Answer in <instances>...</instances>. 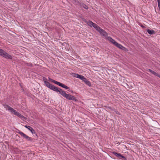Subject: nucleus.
I'll return each instance as SVG.
<instances>
[{"label": "nucleus", "instance_id": "dca6fc26", "mask_svg": "<svg viewBox=\"0 0 160 160\" xmlns=\"http://www.w3.org/2000/svg\"><path fill=\"white\" fill-rule=\"evenodd\" d=\"M83 81L85 82L86 84L89 86L90 87L91 86V82L90 81L88 80L86 78H85V80H84Z\"/></svg>", "mask_w": 160, "mask_h": 160}, {"label": "nucleus", "instance_id": "aec40b11", "mask_svg": "<svg viewBox=\"0 0 160 160\" xmlns=\"http://www.w3.org/2000/svg\"><path fill=\"white\" fill-rule=\"evenodd\" d=\"M45 84L46 85V86L48 88L51 85V84L49 82L47 81H45Z\"/></svg>", "mask_w": 160, "mask_h": 160}, {"label": "nucleus", "instance_id": "bb28decb", "mask_svg": "<svg viewBox=\"0 0 160 160\" xmlns=\"http://www.w3.org/2000/svg\"><path fill=\"white\" fill-rule=\"evenodd\" d=\"M116 113L117 114H119V112L118 111H116Z\"/></svg>", "mask_w": 160, "mask_h": 160}, {"label": "nucleus", "instance_id": "9d476101", "mask_svg": "<svg viewBox=\"0 0 160 160\" xmlns=\"http://www.w3.org/2000/svg\"><path fill=\"white\" fill-rule=\"evenodd\" d=\"M24 127L28 129L30 131H31L32 134H35V131L32 128L30 127V126L25 125Z\"/></svg>", "mask_w": 160, "mask_h": 160}, {"label": "nucleus", "instance_id": "cd10ccee", "mask_svg": "<svg viewBox=\"0 0 160 160\" xmlns=\"http://www.w3.org/2000/svg\"><path fill=\"white\" fill-rule=\"evenodd\" d=\"M157 0V1H158H158H160V0Z\"/></svg>", "mask_w": 160, "mask_h": 160}, {"label": "nucleus", "instance_id": "f3484780", "mask_svg": "<svg viewBox=\"0 0 160 160\" xmlns=\"http://www.w3.org/2000/svg\"><path fill=\"white\" fill-rule=\"evenodd\" d=\"M147 32L150 34L152 35L154 34L155 32L153 30H150L149 29H148Z\"/></svg>", "mask_w": 160, "mask_h": 160}, {"label": "nucleus", "instance_id": "5701e85b", "mask_svg": "<svg viewBox=\"0 0 160 160\" xmlns=\"http://www.w3.org/2000/svg\"><path fill=\"white\" fill-rule=\"evenodd\" d=\"M26 64L27 65V66H29V67H32V64H31V63H26Z\"/></svg>", "mask_w": 160, "mask_h": 160}, {"label": "nucleus", "instance_id": "0eeeda50", "mask_svg": "<svg viewBox=\"0 0 160 160\" xmlns=\"http://www.w3.org/2000/svg\"><path fill=\"white\" fill-rule=\"evenodd\" d=\"M18 133H19L24 138L26 139L28 141H31L32 140V138L28 136L26 134L23 133V132L19 131L18 132Z\"/></svg>", "mask_w": 160, "mask_h": 160}, {"label": "nucleus", "instance_id": "393cba45", "mask_svg": "<svg viewBox=\"0 0 160 160\" xmlns=\"http://www.w3.org/2000/svg\"><path fill=\"white\" fill-rule=\"evenodd\" d=\"M158 6L159 9H160V0L158 2Z\"/></svg>", "mask_w": 160, "mask_h": 160}, {"label": "nucleus", "instance_id": "9b49d317", "mask_svg": "<svg viewBox=\"0 0 160 160\" xmlns=\"http://www.w3.org/2000/svg\"><path fill=\"white\" fill-rule=\"evenodd\" d=\"M107 39L110 42H111L115 46V45L116 44V43H117L116 42L115 40L113 39L111 37H108L107 38Z\"/></svg>", "mask_w": 160, "mask_h": 160}, {"label": "nucleus", "instance_id": "7ed1b4c3", "mask_svg": "<svg viewBox=\"0 0 160 160\" xmlns=\"http://www.w3.org/2000/svg\"><path fill=\"white\" fill-rule=\"evenodd\" d=\"M60 94L63 97H65L67 99L72 100L75 101H78L75 97L70 94H67L62 89L61 91Z\"/></svg>", "mask_w": 160, "mask_h": 160}, {"label": "nucleus", "instance_id": "4468645a", "mask_svg": "<svg viewBox=\"0 0 160 160\" xmlns=\"http://www.w3.org/2000/svg\"><path fill=\"white\" fill-rule=\"evenodd\" d=\"M148 71L149 72L151 73L154 75L155 76H157L160 78V75L156 72L154 71H152L151 69H149Z\"/></svg>", "mask_w": 160, "mask_h": 160}, {"label": "nucleus", "instance_id": "4be33fe9", "mask_svg": "<svg viewBox=\"0 0 160 160\" xmlns=\"http://www.w3.org/2000/svg\"><path fill=\"white\" fill-rule=\"evenodd\" d=\"M98 26L97 24H96V23H92V27H93L94 28H95V29H96L97 27H98Z\"/></svg>", "mask_w": 160, "mask_h": 160}, {"label": "nucleus", "instance_id": "f8f14e48", "mask_svg": "<svg viewBox=\"0 0 160 160\" xmlns=\"http://www.w3.org/2000/svg\"><path fill=\"white\" fill-rule=\"evenodd\" d=\"M112 153L117 157L119 159H121L122 158V155L120 153H117L116 152H112Z\"/></svg>", "mask_w": 160, "mask_h": 160}, {"label": "nucleus", "instance_id": "6e6552de", "mask_svg": "<svg viewBox=\"0 0 160 160\" xmlns=\"http://www.w3.org/2000/svg\"><path fill=\"white\" fill-rule=\"evenodd\" d=\"M100 34L104 37L106 38L107 39L108 36V33L106 32L103 29H102L101 32H100Z\"/></svg>", "mask_w": 160, "mask_h": 160}, {"label": "nucleus", "instance_id": "f03ea898", "mask_svg": "<svg viewBox=\"0 0 160 160\" xmlns=\"http://www.w3.org/2000/svg\"><path fill=\"white\" fill-rule=\"evenodd\" d=\"M4 107L7 109L11 113H13L15 115H16L21 119H25L26 118L22 115L20 113L17 112V111L13 109V108L7 104L4 105Z\"/></svg>", "mask_w": 160, "mask_h": 160}, {"label": "nucleus", "instance_id": "a211bd4d", "mask_svg": "<svg viewBox=\"0 0 160 160\" xmlns=\"http://www.w3.org/2000/svg\"><path fill=\"white\" fill-rule=\"evenodd\" d=\"M80 6L81 7H82L86 9H88V7L83 3H80Z\"/></svg>", "mask_w": 160, "mask_h": 160}, {"label": "nucleus", "instance_id": "423d86ee", "mask_svg": "<svg viewBox=\"0 0 160 160\" xmlns=\"http://www.w3.org/2000/svg\"><path fill=\"white\" fill-rule=\"evenodd\" d=\"M48 88L55 92H59V93H60L61 91L62 90L61 89L59 88H58L57 87H56L51 84Z\"/></svg>", "mask_w": 160, "mask_h": 160}, {"label": "nucleus", "instance_id": "39448f33", "mask_svg": "<svg viewBox=\"0 0 160 160\" xmlns=\"http://www.w3.org/2000/svg\"><path fill=\"white\" fill-rule=\"evenodd\" d=\"M48 80L49 81H51L52 82L57 84V85L61 87L62 88H65L66 89H70V88L66 86L64 84H63L60 83V82H59L58 81H55L54 80H53L51 78H50L49 77H48Z\"/></svg>", "mask_w": 160, "mask_h": 160}, {"label": "nucleus", "instance_id": "6ab92c4d", "mask_svg": "<svg viewBox=\"0 0 160 160\" xmlns=\"http://www.w3.org/2000/svg\"><path fill=\"white\" fill-rule=\"evenodd\" d=\"M93 23V22L92 21L89 20L87 22V23L88 25L92 27V25Z\"/></svg>", "mask_w": 160, "mask_h": 160}, {"label": "nucleus", "instance_id": "a878e982", "mask_svg": "<svg viewBox=\"0 0 160 160\" xmlns=\"http://www.w3.org/2000/svg\"><path fill=\"white\" fill-rule=\"evenodd\" d=\"M43 80L44 81V82L45 83V81H47V79L46 78H45V77H43Z\"/></svg>", "mask_w": 160, "mask_h": 160}, {"label": "nucleus", "instance_id": "b1692460", "mask_svg": "<svg viewBox=\"0 0 160 160\" xmlns=\"http://www.w3.org/2000/svg\"><path fill=\"white\" fill-rule=\"evenodd\" d=\"M122 158H121V159H122V160H127L126 158L124 156H122Z\"/></svg>", "mask_w": 160, "mask_h": 160}, {"label": "nucleus", "instance_id": "2eb2a0df", "mask_svg": "<svg viewBox=\"0 0 160 160\" xmlns=\"http://www.w3.org/2000/svg\"><path fill=\"white\" fill-rule=\"evenodd\" d=\"M115 46L122 50H125L126 49V48L125 47H124L122 45L118 43H116Z\"/></svg>", "mask_w": 160, "mask_h": 160}, {"label": "nucleus", "instance_id": "ddd939ff", "mask_svg": "<svg viewBox=\"0 0 160 160\" xmlns=\"http://www.w3.org/2000/svg\"><path fill=\"white\" fill-rule=\"evenodd\" d=\"M148 71L149 72L151 73L154 75L155 76H157L160 78V75L156 72L154 71H152L151 69H149Z\"/></svg>", "mask_w": 160, "mask_h": 160}, {"label": "nucleus", "instance_id": "412c9836", "mask_svg": "<svg viewBox=\"0 0 160 160\" xmlns=\"http://www.w3.org/2000/svg\"><path fill=\"white\" fill-rule=\"evenodd\" d=\"M99 33L101 32V31L102 29L100 27L98 26V27L95 29Z\"/></svg>", "mask_w": 160, "mask_h": 160}, {"label": "nucleus", "instance_id": "f257e3e1", "mask_svg": "<svg viewBox=\"0 0 160 160\" xmlns=\"http://www.w3.org/2000/svg\"><path fill=\"white\" fill-rule=\"evenodd\" d=\"M4 107L7 109L11 113H13L15 115H16L21 119H25L26 118L22 115L20 113L17 112V111L13 109V108L7 104L4 105Z\"/></svg>", "mask_w": 160, "mask_h": 160}, {"label": "nucleus", "instance_id": "1a4fd4ad", "mask_svg": "<svg viewBox=\"0 0 160 160\" xmlns=\"http://www.w3.org/2000/svg\"><path fill=\"white\" fill-rule=\"evenodd\" d=\"M74 77L77 78H78L81 79L83 81L84 80H85L86 78H85L84 76H83L82 75H79L78 74H75Z\"/></svg>", "mask_w": 160, "mask_h": 160}, {"label": "nucleus", "instance_id": "20e7f679", "mask_svg": "<svg viewBox=\"0 0 160 160\" xmlns=\"http://www.w3.org/2000/svg\"><path fill=\"white\" fill-rule=\"evenodd\" d=\"M0 55L3 57L7 59H12V56L8 54L6 52L0 48Z\"/></svg>", "mask_w": 160, "mask_h": 160}]
</instances>
